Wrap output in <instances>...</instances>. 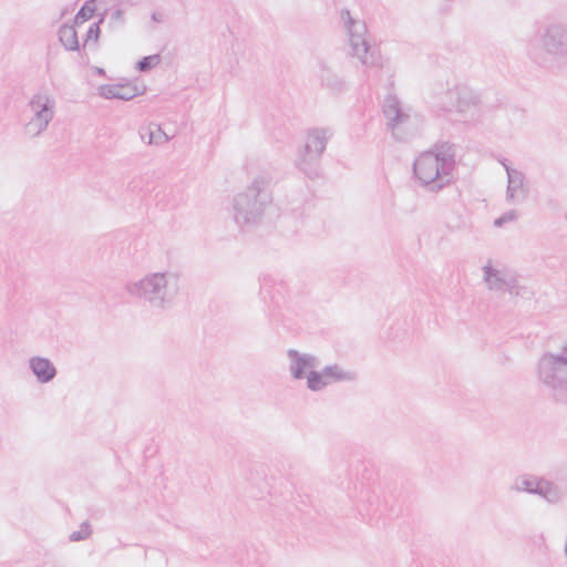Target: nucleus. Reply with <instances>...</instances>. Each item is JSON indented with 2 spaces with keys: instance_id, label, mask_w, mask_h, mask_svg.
<instances>
[{
  "instance_id": "1",
  "label": "nucleus",
  "mask_w": 567,
  "mask_h": 567,
  "mask_svg": "<svg viewBox=\"0 0 567 567\" xmlns=\"http://www.w3.org/2000/svg\"><path fill=\"white\" fill-rule=\"evenodd\" d=\"M127 295L144 300L152 309L166 311L174 308L183 295V281L175 272L152 271L128 281Z\"/></svg>"
},
{
  "instance_id": "2",
  "label": "nucleus",
  "mask_w": 567,
  "mask_h": 567,
  "mask_svg": "<svg viewBox=\"0 0 567 567\" xmlns=\"http://www.w3.org/2000/svg\"><path fill=\"white\" fill-rule=\"evenodd\" d=\"M288 371L296 381H303L311 392H322L327 388L351 379L340 364L322 365L320 357L307 351L289 349L286 352Z\"/></svg>"
},
{
  "instance_id": "3",
  "label": "nucleus",
  "mask_w": 567,
  "mask_h": 567,
  "mask_svg": "<svg viewBox=\"0 0 567 567\" xmlns=\"http://www.w3.org/2000/svg\"><path fill=\"white\" fill-rule=\"evenodd\" d=\"M272 210V193L264 183L258 181L234 195L229 209L231 218L239 227L259 225Z\"/></svg>"
},
{
  "instance_id": "4",
  "label": "nucleus",
  "mask_w": 567,
  "mask_h": 567,
  "mask_svg": "<svg viewBox=\"0 0 567 567\" xmlns=\"http://www.w3.org/2000/svg\"><path fill=\"white\" fill-rule=\"evenodd\" d=\"M455 155V145L442 143L421 153L414 162L415 178L432 190L443 188L450 181V164Z\"/></svg>"
},
{
  "instance_id": "5",
  "label": "nucleus",
  "mask_w": 567,
  "mask_h": 567,
  "mask_svg": "<svg viewBox=\"0 0 567 567\" xmlns=\"http://www.w3.org/2000/svg\"><path fill=\"white\" fill-rule=\"evenodd\" d=\"M339 19L346 34L350 56L363 65H375L378 56L369 42L365 22L348 8L339 11Z\"/></svg>"
},
{
  "instance_id": "6",
  "label": "nucleus",
  "mask_w": 567,
  "mask_h": 567,
  "mask_svg": "<svg viewBox=\"0 0 567 567\" xmlns=\"http://www.w3.org/2000/svg\"><path fill=\"white\" fill-rule=\"evenodd\" d=\"M535 377L551 391L567 392V349L560 354H543L536 363Z\"/></svg>"
},
{
  "instance_id": "7",
  "label": "nucleus",
  "mask_w": 567,
  "mask_h": 567,
  "mask_svg": "<svg viewBox=\"0 0 567 567\" xmlns=\"http://www.w3.org/2000/svg\"><path fill=\"white\" fill-rule=\"evenodd\" d=\"M30 117L23 126V133L28 137L42 134L49 126L55 113V99L45 91L34 93L28 103Z\"/></svg>"
},
{
  "instance_id": "8",
  "label": "nucleus",
  "mask_w": 567,
  "mask_h": 567,
  "mask_svg": "<svg viewBox=\"0 0 567 567\" xmlns=\"http://www.w3.org/2000/svg\"><path fill=\"white\" fill-rule=\"evenodd\" d=\"M511 489L536 494L549 504H558L563 499V491L557 483L532 474L516 476L512 482Z\"/></svg>"
},
{
  "instance_id": "9",
  "label": "nucleus",
  "mask_w": 567,
  "mask_h": 567,
  "mask_svg": "<svg viewBox=\"0 0 567 567\" xmlns=\"http://www.w3.org/2000/svg\"><path fill=\"white\" fill-rule=\"evenodd\" d=\"M447 107L461 118L468 120L476 115L481 105L477 92L466 85H458L450 90L446 95Z\"/></svg>"
},
{
  "instance_id": "10",
  "label": "nucleus",
  "mask_w": 567,
  "mask_h": 567,
  "mask_svg": "<svg viewBox=\"0 0 567 567\" xmlns=\"http://www.w3.org/2000/svg\"><path fill=\"white\" fill-rule=\"evenodd\" d=\"M480 270L482 282L488 291L501 295L512 289L513 276L498 260L486 259Z\"/></svg>"
},
{
  "instance_id": "11",
  "label": "nucleus",
  "mask_w": 567,
  "mask_h": 567,
  "mask_svg": "<svg viewBox=\"0 0 567 567\" xmlns=\"http://www.w3.org/2000/svg\"><path fill=\"white\" fill-rule=\"evenodd\" d=\"M539 50L550 59L567 55V24L550 23L539 35Z\"/></svg>"
},
{
  "instance_id": "12",
  "label": "nucleus",
  "mask_w": 567,
  "mask_h": 567,
  "mask_svg": "<svg viewBox=\"0 0 567 567\" xmlns=\"http://www.w3.org/2000/svg\"><path fill=\"white\" fill-rule=\"evenodd\" d=\"M97 1L91 0L83 4L80 11L74 16L72 20L78 34L80 35V42L84 44L95 42L99 38L101 18L96 14Z\"/></svg>"
},
{
  "instance_id": "13",
  "label": "nucleus",
  "mask_w": 567,
  "mask_h": 567,
  "mask_svg": "<svg viewBox=\"0 0 567 567\" xmlns=\"http://www.w3.org/2000/svg\"><path fill=\"white\" fill-rule=\"evenodd\" d=\"M327 140V131L323 128H312L307 132L297 158L300 169L307 172L312 167L324 152Z\"/></svg>"
},
{
  "instance_id": "14",
  "label": "nucleus",
  "mask_w": 567,
  "mask_h": 567,
  "mask_svg": "<svg viewBox=\"0 0 567 567\" xmlns=\"http://www.w3.org/2000/svg\"><path fill=\"white\" fill-rule=\"evenodd\" d=\"M382 113L392 135L399 140L403 138L408 131L410 115L401 107L398 97H385L382 105Z\"/></svg>"
},
{
  "instance_id": "15",
  "label": "nucleus",
  "mask_w": 567,
  "mask_h": 567,
  "mask_svg": "<svg viewBox=\"0 0 567 567\" xmlns=\"http://www.w3.org/2000/svg\"><path fill=\"white\" fill-rule=\"evenodd\" d=\"M99 96L106 100L131 101L141 96L145 92V87L133 80H122L115 83H106L97 86Z\"/></svg>"
},
{
  "instance_id": "16",
  "label": "nucleus",
  "mask_w": 567,
  "mask_h": 567,
  "mask_svg": "<svg viewBox=\"0 0 567 567\" xmlns=\"http://www.w3.org/2000/svg\"><path fill=\"white\" fill-rule=\"evenodd\" d=\"M507 174L506 199L511 203H522L527 196L525 176L522 172L505 167Z\"/></svg>"
},
{
  "instance_id": "17",
  "label": "nucleus",
  "mask_w": 567,
  "mask_h": 567,
  "mask_svg": "<svg viewBox=\"0 0 567 567\" xmlns=\"http://www.w3.org/2000/svg\"><path fill=\"white\" fill-rule=\"evenodd\" d=\"M28 367L39 383H50L56 377V367L48 358L33 355L28 361Z\"/></svg>"
},
{
  "instance_id": "18",
  "label": "nucleus",
  "mask_w": 567,
  "mask_h": 567,
  "mask_svg": "<svg viewBox=\"0 0 567 567\" xmlns=\"http://www.w3.org/2000/svg\"><path fill=\"white\" fill-rule=\"evenodd\" d=\"M138 134L144 143L153 146L164 145L173 138V132H166L165 127L156 122L144 124Z\"/></svg>"
},
{
  "instance_id": "19",
  "label": "nucleus",
  "mask_w": 567,
  "mask_h": 567,
  "mask_svg": "<svg viewBox=\"0 0 567 567\" xmlns=\"http://www.w3.org/2000/svg\"><path fill=\"white\" fill-rule=\"evenodd\" d=\"M59 38L63 47L68 50H78L80 48V35L72 20H66L60 29Z\"/></svg>"
},
{
  "instance_id": "20",
  "label": "nucleus",
  "mask_w": 567,
  "mask_h": 567,
  "mask_svg": "<svg viewBox=\"0 0 567 567\" xmlns=\"http://www.w3.org/2000/svg\"><path fill=\"white\" fill-rule=\"evenodd\" d=\"M161 62V56L158 54H152L144 56L142 60L136 62L135 70L138 72H148L156 68Z\"/></svg>"
},
{
  "instance_id": "21",
  "label": "nucleus",
  "mask_w": 567,
  "mask_h": 567,
  "mask_svg": "<svg viewBox=\"0 0 567 567\" xmlns=\"http://www.w3.org/2000/svg\"><path fill=\"white\" fill-rule=\"evenodd\" d=\"M92 533L91 525L89 523H83L79 526V528L70 534V540L80 542L85 540L90 537Z\"/></svg>"
},
{
  "instance_id": "22",
  "label": "nucleus",
  "mask_w": 567,
  "mask_h": 567,
  "mask_svg": "<svg viewBox=\"0 0 567 567\" xmlns=\"http://www.w3.org/2000/svg\"><path fill=\"white\" fill-rule=\"evenodd\" d=\"M166 130V132H173V138L176 136L177 134V130L173 126H168V125H163Z\"/></svg>"
},
{
  "instance_id": "23",
  "label": "nucleus",
  "mask_w": 567,
  "mask_h": 567,
  "mask_svg": "<svg viewBox=\"0 0 567 567\" xmlns=\"http://www.w3.org/2000/svg\"><path fill=\"white\" fill-rule=\"evenodd\" d=\"M96 73L100 74V75H104L105 74L104 70L100 69V68L96 69Z\"/></svg>"
}]
</instances>
